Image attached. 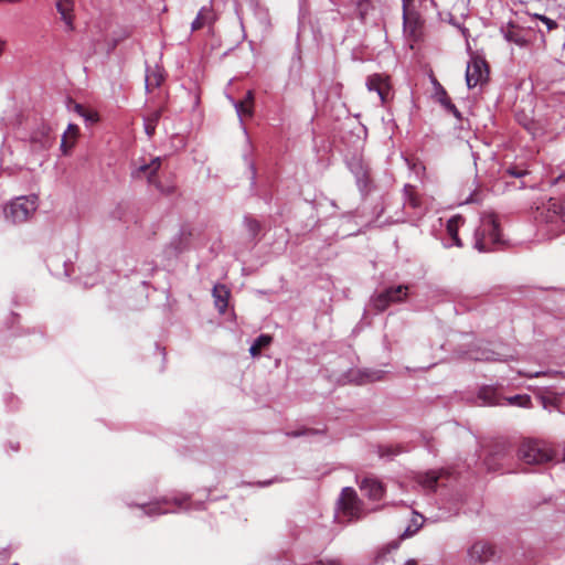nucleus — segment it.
<instances>
[{
	"label": "nucleus",
	"instance_id": "nucleus-1",
	"mask_svg": "<svg viewBox=\"0 0 565 565\" xmlns=\"http://www.w3.org/2000/svg\"><path fill=\"white\" fill-rule=\"evenodd\" d=\"M535 221L539 232L547 239L557 237L565 231V198L562 201L550 199L537 206Z\"/></svg>",
	"mask_w": 565,
	"mask_h": 565
},
{
	"label": "nucleus",
	"instance_id": "nucleus-2",
	"mask_svg": "<svg viewBox=\"0 0 565 565\" xmlns=\"http://www.w3.org/2000/svg\"><path fill=\"white\" fill-rule=\"evenodd\" d=\"M501 243L500 226L493 213L481 216L480 225L475 232L473 246L481 253L491 252Z\"/></svg>",
	"mask_w": 565,
	"mask_h": 565
},
{
	"label": "nucleus",
	"instance_id": "nucleus-3",
	"mask_svg": "<svg viewBox=\"0 0 565 565\" xmlns=\"http://www.w3.org/2000/svg\"><path fill=\"white\" fill-rule=\"evenodd\" d=\"M38 209V196L23 195L13 199L6 207L4 214L14 224L26 222Z\"/></svg>",
	"mask_w": 565,
	"mask_h": 565
},
{
	"label": "nucleus",
	"instance_id": "nucleus-4",
	"mask_svg": "<svg viewBox=\"0 0 565 565\" xmlns=\"http://www.w3.org/2000/svg\"><path fill=\"white\" fill-rule=\"evenodd\" d=\"M409 287L407 285H397L385 288L372 296L370 305L377 311L383 312L391 305L402 303L408 297Z\"/></svg>",
	"mask_w": 565,
	"mask_h": 565
},
{
	"label": "nucleus",
	"instance_id": "nucleus-5",
	"mask_svg": "<svg viewBox=\"0 0 565 565\" xmlns=\"http://www.w3.org/2000/svg\"><path fill=\"white\" fill-rule=\"evenodd\" d=\"M518 456L529 465L544 463L553 458L552 451L546 444L532 439H526L521 444Z\"/></svg>",
	"mask_w": 565,
	"mask_h": 565
},
{
	"label": "nucleus",
	"instance_id": "nucleus-6",
	"mask_svg": "<svg viewBox=\"0 0 565 565\" xmlns=\"http://www.w3.org/2000/svg\"><path fill=\"white\" fill-rule=\"evenodd\" d=\"M338 513L341 521L351 522L358 520L362 514V502L353 488L342 489L338 500Z\"/></svg>",
	"mask_w": 565,
	"mask_h": 565
},
{
	"label": "nucleus",
	"instance_id": "nucleus-7",
	"mask_svg": "<svg viewBox=\"0 0 565 565\" xmlns=\"http://www.w3.org/2000/svg\"><path fill=\"white\" fill-rule=\"evenodd\" d=\"M469 562L473 565L495 563L500 556L497 547L488 541H477L468 550Z\"/></svg>",
	"mask_w": 565,
	"mask_h": 565
},
{
	"label": "nucleus",
	"instance_id": "nucleus-8",
	"mask_svg": "<svg viewBox=\"0 0 565 565\" xmlns=\"http://www.w3.org/2000/svg\"><path fill=\"white\" fill-rule=\"evenodd\" d=\"M347 166L353 173L359 190L365 191L371 183V178L369 163L364 160L363 156L359 152L352 153L347 159Z\"/></svg>",
	"mask_w": 565,
	"mask_h": 565
},
{
	"label": "nucleus",
	"instance_id": "nucleus-9",
	"mask_svg": "<svg viewBox=\"0 0 565 565\" xmlns=\"http://www.w3.org/2000/svg\"><path fill=\"white\" fill-rule=\"evenodd\" d=\"M489 79V66L487 62L479 57L473 56L467 64L466 83L468 88H473L478 85H483Z\"/></svg>",
	"mask_w": 565,
	"mask_h": 565
},
{
	"label": "nucleus",
	"instance_id": "nucleus-10",
	"mask_svg": "<svg viewBox=\"0 0 565 565\" xmlns=\"http://www.w3.org/2000/svg\"><path fill=\"white\" fill-rule=\"evenodd\" d=\"M386 372L377 369H355L350 370L345 377L349 383L364 385L384 380Z\"/></svg>",
	"mask_w": 565,
	"mask_h": 565
},
{
	"label": "nucleus",
	"instance_id": "nucleus-11",
	"mask_svg": "<svg viewBox=\"0 0 565 565\" xmlns=\"http://www.w3.org/2000/svg\"><path fill=\"white\" fill-rule=\"evenodd\" d=\"M366 87L370 92H375L379 95L383 105L392 98V86L387 75H370L366 78Z\"/></svg>",
	"mask_w": 565,
	"mask_h": 565
},
{
	"label": "nucleus",
	"instance_id": "nucleus-12",
	"mask_svg": "<svg viewBox=\"0 0 565 565\" xmlns=\"http://www.w3.org/2000/svg\"><path fill=\"white\" fill-rule=\"evenodd\" d=\"M160 167H161V158L160 157L152 158L149 163L143 162L140 166L136 167L131 171V177L134 179H139L142 177H146L148 182L152 184L156 181L154 178H156V174H157L158 170L160 169Z\"/></svg>",
	"mask_w": 565,
	"mask_h": 565
},
{
	"label": "nucleus",
	"instance_id": "nucleus-13",
	"mask_svg": "<svg viewBox=\"0 0 565 565\" xmlns=\"http://www.w3.org/2000/svg\"><path fill=\"white\" fill-rule=\"evenodd\" d=\"M360 490L371 500H381L384 494L383 483L374 477H364L360 481Z\"/></svg>",
	"mask_w": 565,
	"mask_h": 565
},
{
	"label": "nucleus",
	"instance_id": "nucleus-14",
	"mask_svg": "<svg viewBox=\"0 0 565 565\" xmlns=\"http://www.w3.org/2000/svg\"><path fill=\"white\" fill-rule=\"evenodd\" d=\"M497 450H494L487 459L486 466L488 470L498 471L502 468V463H498L497 460L504 461L507 458L511 457V450L507 444L498 445Z\"/></svg>",
	"mask_w": 565,
	"mask_h": 565
},
{
	"label": "nucleus",
	"instance_id": "nucleus-15",
	"mask_svg": "<svg viewBox=\"0 0 565 565\" xmlns=\"http://www.w3.org/2000/svg\"><path fill=\"white\" fill-rule=\"evenodd\" d=\"M55 7L67 31L74 29V0H56Z\"/></svg>",
	"mask_w": 565,
	"mask_h": 565
},
{
	"label": "nucleus",
	"instance_id": "nucleus-16",
	"mask_svg": "<svg viewBox=\"0 0 565 565\" xmlns=\"http://www.w3.org/2000/svg\"><path fill=\"white\" fill-rule=\"evenodd\" d=\"M435 97L437 102L449 113H451L457 119H461V113L458 110L455 104H452L446 89L441 85H437Z\"/></svg>",
	"mask_w": 565,
	"mask_h": 565
},
{
	"label": "nucleus",
	"instance_id": "nucleus-17",
	"mask_svg": "<svg viewBox=\"0 0 565 565\" xmlns=\"http://www.w3.org/2000/svg\"><path fill=\"white\" fill-rule=\"evenodd\" d=\"M215 17L212 7H202L196 14V18L191 23V31H198L206 24L213 23Z\"/></svg>",
	"mask_w": 565,
	"mask_h": 565
},
{
	"label": "nucleus",
	"instance_id": "nucleus-18",
	"mask_svg": "<svg viewBox=\"0 0 565 565\" xmlns=\"http://www.w3.org/2000/svg\"><path fill=\"white\" fill-rule=\"evenodd\" d=\"M163 71L159 66L150 67L148 66L146 70V89L148 92L153 90L154 88L159 87L161 83L163 82Z\"/></svg>",
	"mask_w": 565,
	"mask_h": 565
},
{
	"label": "nucleus",
	"instance_id": "nucleus-19",
	"mask_svg": "<svg viewBox=\"0 0 565 565\" xmlns=\"http://www.w3.org/2000/svg\"><path fill=\"white\" fill-rule=\"evenodd\" d=\"M228 296L230 291L224 285H215L213 287V297L215 301V306L220 312H225L228 306Z\"/></svg>",
	"mask_w": 565,
	"mask_h": 565
},
{
	"label": "nucleus",
	"instance_id": "nucleus-20",
	"mask_svg": "<svg viewBox=\"0 0 565 565\" xmlns=\"http://www.w3.org/2000/svg\"><path fill=\"white\" fill-rule=\"evenodd\" d=\"M463 222H465V220L462 216L455 215V216L450 217L446 224L447 233L451 237L454 245H456L458 247H460L462 245V243L458 236V230H459L460 225L463 224Z\"/></svg>",
	"mask_w": 565,
	"mask_h": 565
},
{
	"label": "nucleus",
	"instance_id": "nucleus-21",
	"mask_svg": "<svg viewBox=\"0 0 565 565\" xmlns=\"http://www.w3.org/2000/svg\"><path fill=\"white\" fill-rule=\"evenodd\" d=\"M404 205L412 209L420 207L422 201L416 193L415 186L412 184H405L403 189Z\"/></svg>",
	"mask_w": 565,
	"mask_h": 565
},
{
	"label": "nucleus",
	"instance_id": "nucleus-22",
	"mask_svg": "<svg viewBox=\"0 0 565 565\" xmlns=\"http://www.w3.org/2000/svg\"><path fill=\"white\" fill-rule=\"evenodd\" d=\"M169 502L170 501L166 498L161 501L145 504L141 508H142L145 514H148V515H159V514H164V513H169V512H175V510L163 508V505H167Z\"/></svg>",
	"mask_w": 565,
	"mask_h": 565
},
{
	"label": "nucleus",
	"instance_id": "nucleus-23",
	"mask_svg": "<svg viewBox=\"0 0 565 565\" xmlns=\"http://www.w3.org/2000/svg\"><path fill=\"white\" fill-rule=\"evenodd\" d=\"M423 524H424L423 515H420L417 512H414L409 524L407 525V527L405 529V531L403 532L401 537L407 539V537L415 535L420 530Z\"/></svg>",
	"mask_w": 565,
	"mask_h": 565
},
{
	"label": "nucleus",
	"instance_id": "nucleus-24",
	"mask_svg": "<svg viewBox=\"0 0 565 565\" xmlns=\"http://www.w3.org/2000/svg\"><path fill=\"white\" fill-rule=\"evenodd\" d=\"M439 480L436 471H429L418 476V483L426 490L435 491Z\"/></svg>",
	"mask_w": 565,
	"mask_h": 565
},
{
	"label": "nucleus",
	"instance_id": "nucleus-25",
	"mask_svg": "<svg viewBox=\"0 0 565 565\" xmlns=\"http://www.w3.org/2000/svg\"><path fill=\"white\" fill-rule=\"evenodd\" d=\"M161 109H157L145 118V131L148 137H152L154 135L156 127L161 118Z\"/></svg>",
	"mask_w": 565,
	"mask_h": 565
},
{
	"label": "nucleus",
	"instance_id": "nucleus-26",
	"mask_svg": "<svg viewBox=\"0 0 565 565\" xmlns=\"http://www.w3.org/2000/svg\"><path fill=\"white\" fill-rule=\"evenodd\" d=\"M403 451V447L398 445H385L379 447L377 454L381 458L392 460L394 457L398 456Z\"/></svg>",
	"mask_w": 565,
	"mask_h": 565
},
{
	"label": "nucleus",
	"instance_id": "nucleus-27",
	"mask_svg": "<svg viewBox=\"0 0 565 565\" xmlns=\"http://www.w3.org/2000/svg\"><path fill=\"white\" fill-rule=\"evenodd\" d=\"M271 342V337L268 334H260L249 348V353L253 356L259 355L263 348H266Z\"/></svg>",
	"mask_w": 565,
	"mask_h": 565
},
{
	"label": "nucleus",
	"instance_id": "nucleus-28",
	"mask_svg": "<svg viewBox=\"0 0 565 565\" xmlns=\"http://www.w3.org/2000/svg\"><path fill=\"white\" fill-rule=\"evenodd\" d=\"M504 399L507 401V403L509 405H512V406H519V407H524V408H529L532 406L531 397H530V395H526V394H519V395H514L511 397H505Z\"/></svg>",
	"mask_w": 565,
	"mask_h": 565
},
{
	"label": "nucleus",
	"instance_id": "nucleus-29",
	"mask_svg": "<svg viewBox=\"0 0 565 565\" xmlns=\"http://www.w3.org/2000/svg\"><path fill=\"white\" fill-rule=\"evenodd\" d=\"M232 103L241 120L243 117H250L253 115V108L250 105H246L244 100L232 99Z\"/></svg>",
	"mask_w": 565,
	"mask_h": 565
},
{
	"label": "nucleus",
	"instance_id": "nucleus-30",
	"mask_svg": "<svg viewBox=\"0 0 565 565\" xmlns=\"http://www.w3.org/2000/svg\"><path fill=\"white\" fill-rule=\"evenodd\" d=\"M479 397L490 405L500 404L495 390L491 387H483L480 390Z\"/></svg>",
	"mask_w": 565,
	"mask_h": 565
},
{
	"label": "nucleus",
	"instance_id": "nucleus-31",
	"mask_svg": "<svg viewBox=\"0 0 565 565\" xmlns=\"http://www.w3.org/2000/svg\"><path fill=\"white\" fill-rule=\"evenodd\" d=\"M371 8V0H356V10L361 20H364Z\"/></svg>",
	"mask_w": 565,
	"mask_h": 565
},
{
	"label": "nucleus",
	"instance_id": "nucleus-32",
	"mask_svg": "<svg viewBox=\"0 0 565 565\" xmlns=\"http://www.w3.org/2000/svg\"><path fill=\"white\" fill-rule=\"evenodd\" d=\"M244 222L250 235L255 237L260 230L259 222L252 217H245Z\"/></svg>",
	"mask_w": 565,
	"mask_h": 565
},
{
	"label": "nucleus",
	"instance_id": "nucleus-33",
	"mask_svg": "<svg viewBox=\"0 0 565 565\" xmlns=\"http://www.w3.org/2000/svg\"><path fill=\"white\" fill-rule=\"evenodd\" d=\"M65 134H67L68 137H71L70 147H73L75 145V141H76L78 135H79V128L75 124H70L67 126Z\"/></svg>",
	"mask_w": 565,
	"mask_h": 565
},
{
	"label": "nucleus",
	"instance_id": "nucleus-34",
	"mask_svg": "<svg viewBox=\"0 0 565 565\" xmlns=\"http://www.w3.org/2000/svg\"><path fill=\"white\" fill-rule=\"evenodd\" d=\"M320 433H322V430L307 428V429H301V430L289 431V433H287V436H289V437H300V436L317 435V434H320Z\"/></svg>",
	"mask_w": 565,
	"mask_h": 565
},
{
	"label": "nucleus",
	"instance_id": "nucleus-35",
	"mask_svg": "<svg viewBox=\"0 0 565 565\" xmlns=\"http://www.w3.org/2000/svg\"><path fill=\"white\" fill-rule=\"evenodd\" d=\"M497 354L492 351H482L473 355L476 361H497Z\"/></svg>",
	"mask_w": 565,
	"mask_h": 565
},
{
	"label": "nucleus",
	"instance_id": "nucleus-36",
	"mask_svg": "<svg viewBox=\"0 0 565 565\" xmlns=\"http://www.w3.org/2000/svg\"><path fill=\"white\" fill-rule=\"evenodd\" d=\"M411 1L412 0H403V20L405 28L412 24V13L408 11V6Z\"/></svg>",
	"mask_w": 565,
	"mask_h": 565
},
{
	"label": "nucleus",
	"instance_id": "nucleus-37",
	"mask_svg": "<svg viewBox=\"0 0 565 565\" xmlns=\"http://www.w3.org/2000/svg\"><path fill=\"white\" fill-rule=\"evenodd\" d=\"M505 173L514 178H522L527 174V171L518 167H510L505 170Z\"/></svg>",
	"mask_w": 565,
	"mask_h": 565
},
{
	"label": "nucleus",
	"instance_id": "nucleus-38",
	"mask_svg": "<svg viewBox=\"0 0 565 565\" xmlns=\"http://www.w3.org/2000/svg\"><path fill=\"white\" fill-rule=\"evenodd\" d=\"M156 185V188L162 193V194H166V195H171L175 192V186L174 185H167V186H163L161 183L159 182H156L153 183Z\"/></svg>",
	"mask_w": 565,
	"mask_h": 565
},
{
	"label": "nucleus",
	"instance_id": "nucleus-39",
	"mask_svg": "<svg viewBox=\"0 0 565 565\" xmlns=\"http://www.w3.org/2000/svg\"><path fill=\"white\" fill-rule=\"evenodd\" d=\"M70 142L71 137H68V135L64 132L61 140V150L64 154H67L68 151L72 149V147H70Z\"/></svg>",
	"mask_w": 565,
	"mask_h": 565
},
{
	"label": "nucleus",
	"instance_id": "nucleus-40",
	"mask_svg": "<svg viewBox=\"0 0 565 565\" xmlns=\"http://www.w3.org/2000/svg\"><path fill=\"white\" fill-rule=\"evenodd\" d=\"M536 18L540 19L546 25L547 30H550V31L557 28V23L554 20H552L545 15L537 14Z\"/></svg>",
	"mask_w": 565,
	"mask_h": 565
},
{
	"label": "nucleus",
	"instance_id": "nucleus-41",
	"mask_svg": "<svg viewBox=\"0 0 565 565\" xmlns=\"http://www.w3.org/2000/svg\"><path fill=\"white\" fill-rule=\"evenodd\" d=\"M317 565H341V561L339 558H324L320 559Z\"/></svg>",
	"mask_w": 565,
	"mask_h": 565
},
{
	"label": "nucleus",
	"instance_id": "nucleus-42",
	"mask_svg": "<svg viewBox=\"0 0 565 565\" xmlns=\"http://www.w3.org/2000/svg\"><path fill=\"white\" fill-rule=\"evenodd\" d=\"M87 122H95L98 120V115L93 111L86 110V116H82Z\"/></svg>",
	"mask_w": 565,
	"mask_h": 565
},
{
	"label": "nucleus",
	"instance_id": "nucleus-43",
	"mask_svg": "<svg viewBox=\"0 0 565 565\" xmlns=\"http://www.w3.org/2000/svg\"><path fill=\"white\" fill-rule=\"evenodd\" d=\"M243 100L246 103V105H250V107L253 108V106H254V94H253V92L248 90L246 93V96H245V98Z\"/></svg>",
	"mask_w": 565,
	"mask_h": 565
},
{
	"label": "nucleus",
	"instance_id": "nucleus-44",
	"mask_svg": "<svg viewBox=\"0 0 565 565\" xmlns=\"http://www.w3.org/2000/svg\"><path fill=\"white\" fill-rule=\"evenodd\" d=\"M188 499H189V497H188V495H182V497H175V498H173V500H172V501H173V503H174L177 507H179V508H180V507H182V504H183L184 502H186V501H188Z\"/></svg>",
	"mask_w": 565,
	"mask_h": 565
},
{
	"label": "nucleus",
	"instance_id": "nucleus-45",
	"mask_svg": "<svg viewBox=\"0 0 565 565\" xmlns=\"http://www.w3.org/2000/svg\"><path fill=\"white\" fill-rule=\"evenodd\" d=\"M74 111H75L76 114H78L79 116H86V109H85V108H84V106H83V105H81V104H75V105H74Z\"/></svg>",
	"mask_w": 565,
	"mask_h": 565
},
{
	"label": "nucleus",
	"instance_id": "nucleus-46",
	"mask_svg": "<svg viewBox=\"0 0 565 565\" xmlns=\"http://www.w3.org/2000/svg\"><path fill=\"white\" fill-rule=\"evenodd\" d=\"M505 38H507L508 41H511V42H514V43H518V44L521 43L520 40L515 36V34L513 32H508L505 34Z\"/></svg>",
	"mask_w": 565,
	"mask_h": 565
},
{
	"label": "nucleus",
	"instance_id": "nucleus-47",
	"mask_svg": "<svg viewBox=\"0 0 565 565\" xmlns=\"http://www.w3.org/2000/svg\"><path fill=\"white\" fill-rule=\"evenodd\" d=\"M521 374L524 376H527V377H540L541 375H544L545 373L544 372H535V373H521Z\"/></svg>",
	"mask_w": 565,
	"mask_h": 565
},
{
	"label": "nucleus",
	"instance_id": "nucleus-48",
	"mask_svg": "<svg viewBox=\"0 0 565 565\" xmlns=\"http://www.w3.org/2000/svg\"><path fill=\"white\" fill-rule=\"evenodd\" d=\"M404 565H418V562L415 558H409Z\"/></svg>",
	"mask_w": 565,
	"mask_h": 565
},
{
	"label": "nucleus",
	"instance_id": "nucleus-49",
	"mask_svg": "<svg viewBox=\"0 0 565 565\" xmlns=\"http://www.w3.org/2000/svg\"><path fill=\"white\" fill-rule=\"evenodd\" d=\"M22 0H0L1 3H20Z\"/></svg>",
	"mask_w": 565,
	"mask_h": 565
},
{
	"label": "nucleus",
	"instance_id": "nucleus-50",
	"mask_svg": "<svg viewBox=\"0 0 565 565\" xmlns=\"http://www.w3.org/2000/svg\"><path fill=\"white\" fill-rule=\"evenodd\" d=\"M271 483H273V481H271V480L263 481V482H258V484H259L260 487H266V486H269V484H271Z\"/></svg>",
	"mask_w": 565,
	"mask_h": 565
},
{
	"label": "nucleus",
	"instance_id": "nucleus-51",
	"mask_svg": "<svg viewBox=\"0 0 565 565\" xmlns=\"http://www.w3.org/2000/svg\"><path fill=\"white\" fill-rule=\"evenodd\" d=\"M4 44L6 42L3 40L0 39V55L2 54L3 52V47H4Z\"/></svg>",
	"mask_w": 565,
	"mask_h": 565
},
{
	"label": "nucleus",
	"instance_id": "nucleus-52",
	"mask_svg": "<svg viewBox=\"0 0 565 565\" xmlns=\"http://www.w3.org/2000/svg\"><path fill=\"white\" fill-rule=\"evenodd\" d=\"M180 252H181V249L175 247V253H180Z\"/></svg>",
	"mask_w": 565,
	"mask_h": 565
}]
</instances>
